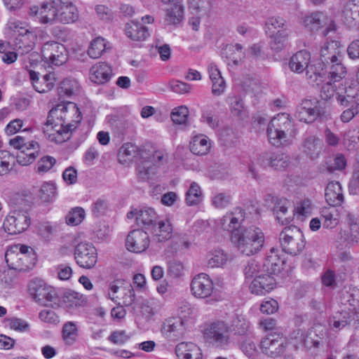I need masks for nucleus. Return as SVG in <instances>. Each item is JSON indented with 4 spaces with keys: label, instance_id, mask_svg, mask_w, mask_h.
<instances>
[{
    "label": "nucleus",
    "instance_id": "63",
    "mask_svg": "<svg viewBox=\"0 0 359 359\" xmlns=\"http://www.w3.org/2000/svg\"><path fill=\"white\" fill-rule=\"evenodd\" d=\"M130 336L124 330H117L113 332L108 339L113 344L116 345H122L126 342Z\"/></svg>",
    "mask_w": 359,
    "mask_h": 359
},
{
    "label": "nucleus",
    "instance_id": "47",
    "mask_svg": "<svg viewBox=\"0 0 359 359\" xmlns=\"http://www.w3.org/2000/svg\"><path fill=\"white\" fill-rule=\"evenodd\" d=\"M348 313L346 311L336 313L329 320L330 326L335 330H339L348 324Z\"/></svg>",
    "mask_w": 359,
    "mask_h": 359
},
{
    "label": "nucleus",
    "instance_id": "62",
    "mask_svg": "<svg viewBox=\"0 0 359 359\" xmlns=\"http://www.w3.org/2000/svg\"><path fill=\"white\" fill-rule=\"evenodd\" d=\"M230 203V195L224 193L217 194L212 198V203L217 208H224L228 206Z\"/></svg>",
    "mask_w": 359,
    "mask_h": 359
},
{
    "label": "nucleus",
    "instance_id": "2",
    "mask_svg": "<svg viewBox=\"0 0 359 359\" xmlns=\"http://www.w3.org/2000/svg\"><path fill=\"white\" fill-rule=\"evenodd\" d=\"M81 119V111L75 103L63 102L49 111L43 130L50 142L61 144L70 138L71 132Z\"/></svg>",
    "mask_w": 359,
    "mask_h": 359
},
{
    "label": "nucleus",
    "instance_id": "12",
    "mask_svg": "<svg viewBox=\"0 0 359 359\" xmlns=\"http://www.w3.org/2000/svg\"><path fill=\"white\" fill-rule=\"evenodd\" d=\"M29 13L43 25H53L57 22V5L53 1L30 7Z\"/></svg>",
    "mask_w": 359,
    "mask_h": 359
},
{
    "label": "nucleus",
    "instance_id": "52",
    "mask_svg": "<svg viewBox=\"0 0 359 359\" xmlns=\"http://www.w3.org/2000/svg\"><path fill=\"white\" fill-rule=\"evenodd\" d=\"M55 75L53 74H46L43 77V82L36 81L34 88L39 93H46L50 90L54 86Z\"/></svg>",
    "mask_w": 359,
    "mask_h": 359
},
{
    "label": "nucleus",
    "instance_id": "38",
    "mask_svg": "<svg viewBox=\"0 0 359 359\" xmlns=\"http://www.w3.org/2000/svg\"><path fill=\"white\" fill-rule=\"evenodd\" d=\"M342 57H339L337 61L330 62V75L331 81L338 82L346 75V68L341 62Z\"/></svg>",
    "mask_w": 359,
    "mask_h": 359
},
{
    "label": "nucleus",
    "instance_id": "5",
    "mask_svg": "<svg viewBox=\"0 0 359 359\" xmlns=\"http://www.w3.org/2000/svg\"><path fill=\"white\" fill-rule=\"evenodd\" d=\"M30 224L31 219L27 211L14 210L5 217L3 227L8 233L15 235L24 232Z\"/></svg>",
    "mask_w": 359,
    "mask_h": 359
},
{
    "label": "nucleus",
    "instance_id": "59",
    "mask_svg": "<svg viewBox=\"0 0 359 359\" xmlns=\"http://www.w3.org/2000/svg\"><path fill=\"white\" fill-rule=\"evenodd\" d=\"M290 164V158L283 154H273L271 168L275 170H283L286 168Z\"/></svg>",
    "mask_w": 359,
    "mask_h": 359
},
{
    "label": "nucleus",
    "instance_id": "20",
    "mask_svg": "<svg viewBox=\"0 0 359 359\" xmlns=\"http://www.w3.org/2000/svg\"><path fill=\"white\" fill-rule=\"evenodd\" d=\"M325 196L327 203L330 206L341 205L344 201L341 184L336 181L328 183L325 190Z\"/></svg>",
    "mask_w": 359,
    "mask_h": 359
},
{
    "label": "nucleus",
    "instance_id": "10",
    "mask_svg": "<svg viewBox=\"0 0 359 359\" xmlns=\"http://www.w3.org/2000/svg\"><path fill=\"white\" fill-rule=\"evenodd\" d=\"M74 259L80 267L92 269L97 262V250L90 243H79L74 249Z\"/></svg>",
    "mask_w": 359,
    "mask_h": 359
},
{
    "label": "nucleus",
    "instance_id": "58",
    "mask_svg": "<svg viewBox=\"0 0 359 359\" xmlns=\"http://www.w3.org/2000/svg\"><path fill=\"white\" fill-rule=\"evenodd\" d=\"M313 205L309 199H304L297 204L294 208V213L298 216L306 217L311 214Z\"/></svg>",
    "mask_w": 359,
    "mask_h": 359
},
{
    "label": "nucleus",
    "instance_id": "50",
    "mask_svg": "<svg viewBox=\"0 0 359 359\" xmlns=\"http://www.w3.org/2000/svg\"><path fill=\"white\" fill-rule=\"evenodd\" d=\"M285 20L281 17H271L266 22V29L269 34L276 33V30L286 29Z\"/></svg>",
    "mask_w": 359,
    "mask_h": 359
},
{
    "label": "nucleus",
    "instance_id": "60",
    "mask_svg": "<svg viewBox=\"0 0 359 359\" xmlns=\"http://www.w3.org/2000/svg\"><path fill=\"white\" fill-rule=\"evenodd\" d=\"M354 290L348 291L343 290L340 295V302L344 305H349L350 306L355 309V306L358 304V300L355 298Z\"/></svg>",
    "mask_w": 359,
    "mask_h": 359
},
{
    "label": "nucleus",
    "instance_id": "17",
    "mask_svg": "<svg viewBox=\"0 0 359 359\" xmlns=\"http://www.w3.org/2000/svg\"><path fill=\"white\" fill-rule=\"evenodd\" d=\"M112 75L111 66L102 62L93 65L89 71V78L95 83L103 84L109 81Z\"/></svg>",
    "mask_w": 359,
    "mask_h": 359
},
{
    "label": "nucleus",
    "instance_id": "24",
    "mask_svg": "<svg viewBox=\"0 0 359 359\" xmlns=\"http://www.w3.org/2000/svg\"><path fill=\"white\" fill-rule=\"evenodd\" d=\"M175 353L179 359H202L200 348L191 342H181L176 346Z\"/></svg>",
    "mask_w": 359,
    "mask_h": 359
},
{
    "label": "nucleus",
    "instance_id": "36",
    "mask_svg": "<svg viewBox=\"0 0 359 359\" xmlns=\"http://www.w3.org/2000/svg\"><path fill=\"white\" fill-rule=\"evenodd\" d=\"M358 95V89L354 86H349L344 89V93H337V100L341 106L346 107L350 104L359 103L358 100H355Z\"/></svg>",
    "mask_w": 359,
    "mask_h": 359
},
{
    "label": "nucleus",
    "instance_id": "37",
    "mask_svg": "<svg viewBox=\"0 0 359 359\" xmlns=\"http://www.w3.org/2000/svg\"><path fill=\"white\" fill-rule=\"evenodd\" d=\"M79 83L76 80L65 79L58 88V94L60 96L71 97L79 92Z\"/></svg>",
    "mask_w": 359,
    "mask_h": 359
},
{
    "label": "nucleus",
    "instance_id": "8",
    "mask_svg": "<svg viewBox=\"0 0 359 359\" xmlns=\"http://www.w3.org/2000/svg\"><path fill=\"white\" fill-rule=\"evenodd\" d=\"M42 58L49 65H62L67 60V51L65 46L56 41L46 42L41 48Z\"/></svg>",
    "mask_w": 359,
    "mask_h": 359
},
{
    "label": "nucleus",
    "instance_id": "33",
    "mask_svg": "<svg viewBox=\"0 0 359 359\" xmlns=\"http://www.w3.org/2000/svg\"><path fill=\"white\" fill-rule=\"evenodd\" d=\"M157 173V166L150 161H143L137 167V175L142 181L152 180Z\"/></svg>",
    "mask_w": 359,
    "mask_h": 359
},
{
    "label": "nucleus",
    "instance_id": "25",
    "mask_svg": "<svg viewBox=\"0 0 359 359\" xmlns=\"http://www.w3.org/2000/svg\"><path fill=\"white\" fill-rule=\"evenodd\" d=\"M310 61V53L305 50H300L291 57L289 67L291 71L301 74L309 67Z\"/></svg>",
    "mask_w": 359,
    "mask_h": 359
},
{
    "label": "nucleus",
    "instance_id": "42",
    "mask_svg": "<svg viewBox=\"0 0 359 359\" xmlns=\"http://www.w3.org/2000/svg\"><path fill=\"white\" fill-rule=\"evenodd\" d=\"M106 43L103 38L97 37L94 39L88 48V54L91 58L100 57L106 49Z\"/></svg>",
    "mask_w": 359,
    "mask_h": 359
},
{
    "label": "nucleus",
    "instance_id": "7",
    "mask_svg": "<svg viewBox=\"0 0 359 359\" xmlns=\"http://www.w3.org/2000/svg\"><path fill=\"white\" fill-rule=\"evenodd\" d=\"M287 344L286 338L282 334L274 332L262 339L259 348L264 355L276 358L285 351Z\"/></svg>",
    "mask_w": 359,
    "mask_h": 359
},
{
    "label": "nucleus",
    "instance_id": "3",
    "mask_svg": "<svg viewBox=\"0 0 359 359\" xmlns=\"http://www.w3.org/2000/svg\"><path fill=\"white\" fill-rule=\"evenodd\" d=\"M298 130L290 115L285 113L278 114L273 117L267 128L269 142L275 147L291 145L296 138Z\"/></svg>",
    "mask_w": 359,
    "mask_h": 359
},
{
    "label": "nucleus",
    "instance_id": "15",
    "mask_svg": "<svg viewBox=\"0 0 359 359\" xmlns=\"http://www.w3.org/2000/svg\"><path fill=\"white\" fill-rule=\"evenodd\" d=\"M6 262L10 268L16 271H27L34 265L35 258L29 257L22 253L7 250L5 254Z\"/></svg>",
    "mask_w": 359,
    "mask_h": 359
},
{
    "label": "nucleus",
    "instance_id": "21",
    "mask_svg": "<svg viewBox=\"0 0 359 359\" xmlns=\"http://www.w3.org/2000/svg\"><path fill=\"white\" fill-rule=\"evenodd\" d=\"M187 320L182 318H171L167 319L163 325V332L168 337H180L182 336L187 327Z\"/></svg>",
    "mask_w": 359,
    "mask_h": 359
},
{
    "label": "nucleus",
    "instance_id": "39",
    "mask_svg": "<svg viewBox=\"0 0 359 359\" xmlns=\"http://www.w3.org/2000/svg\"><path fill=\"white\" fill-rule=\"evenodd\" d=\"M230 110L231 114L241 120L248 117V111L244 106L243 99L233 97L230 100Z\"/></svg>",
    "mask_w": 359,
    "mask_h": 359
},
{
    "label": "nucleus",
    "instance_id": "11",
    "mask_svg": "<svg viewBox=\"0 0 359 359\" xmlns=\"http://www.w3.org/2000/svg\"><path fill=\"white\" fill-rule=\"evenodd\" d=\"M29 291L35 300L41 305L46 306L57 298L55 290L41 280H34L29 285Z\"/></svg>",
    "mask_w": 359,
    "mask_h": 359
},
{
    "label": "nucleus",
    "instance_id": "1",
    "mask_svg": "<svg viewBox=\"0 0 359 359\" xmlns=\"http://www.w3.org/2000/svg\"><path fill=\"white\" fill-rule=\"evenodd\" d=\"M245 216L243 209L235 208L222 217L219 226L223 230L231 232V241L241 254L251 256L261 251L265 237L262 229L256 226H240Z\"/></svg>",
    "mask_w": 359,
    "mask_h": 359
},
{
    "label": "nucleus",
    "instance_id": "34",
    "mask_svg": "<svg viewBox=\"0 0 359 359\" xmlns=\"http://www.w3.org/2000/svg\"><path fill=\"white\" fill-rule=\"evenodd\" d=\"M228 261V255L222 250H215L206 255V266L208 268H219L224 266Z\"/></svg>",
    "mask_w": 359,
    "mask_h": 359
},
{
    "label": "nucleus",
    "instance_id": "26",
    "mask_svg": "<svg viewBox=\"0 0 359 359\" xmlns=\"http://www.w3.org/2000/svg\"><path fill=\"white\" fill-rule=\"evenodd\" d=\"M125 32L129 39L135 41H144L149 36L148 28L136 21L128 22Z\"/></svg>",
    "mask_w": 359,
    "mask_h": 359
},
{
    "label": "nucleus",
    "instance_id": "18",
    "mask_svg": "<svg viewBox=\"0 0 359 359\" xmlns=\"http://www.w3.org/2000/svg\"><path fill=\"white\" fill-rule=\"evenodd\" d=\"M39 144L35 141L27 142L16 156L17 162L23 166L32 163L39 155Z\"/></svg>",
    "mask_w": 359,
    "mask_h": 359
},
{
    "label": "nucleus",
    "instance_id": "57",
    "mask_svg": "<svg viewBox=\"0 0 359 359\" xmlns=\"http://www.w3.org/2000/svg\"><path fill=\"white\" fill-rule=\"evenodd\" d=\"M189 114L187 107L181 106L174 109L171 114V118L176 124H182L186 122Z\"/></svg>",
    "mask_w": 359,
    "mask_h": 359
},
{
    "label": "nucleus",
    "instance_id": "9",
    "mask_svg": "<svg viewBox=\"0 0 359 359\" xmlns=\"http://www.w3.org/2000/svg\"><path fill=\"white\" fill-rule=\"evenodd\" d=\"M190 292L196 299H204L212 297L215 292L213 280L205 273H198L191 281Z\"/></svg>",
    "mask_w": 359,
    "mask_h": 359
},
{
    "label": "nucleus",
    "instance_id": "28",
    "mask_svg": "<svg viewBox=\"0 0 359 359\" xmlns=\"http://www.w3.org/2000/svg\"><path fill=\"white\" fill-rule=\"evenodd\" d=\"M157 219L158 215L154 209L144 208L138 211L136 216V223L137 225L149 231L154 228Z\"/></svg>",
    "mask_w": 359,
    "mask_h": 359
},
{
    "label": "nucleus",
    "instance_id": "51",
    "mask_svg": "<svg viewBox=\"0 0 359 359\" xmlns=\"http://www.w3.org/2000/svg\"><path fill=\"white\" fill-rule=\"evenodd\" d=\"M323 15L320 13H313L306 16L304 20V25L311 31L318 30L322 25V18Z\"/></svg>",
    "mask_w": 359,
    "mask_h": 359
},
{
    "label": "nucleus",
    "instance_id": "64",
    "mask_svg": "<svg viewBox=\"0 0 359 359\" xmlns=\"http://www.w3.org/2000/svg\"><path fill=\"white\" fill-rule=\"evenodd\" d=\"M234 331L239 334H244L248 330L250 323L243 317H237L233 323Z\"/></svg>",
    "mask_w": 359,
    "mask_h": 359
},
{
    "label": "nucleus",
    "instance_id": "53",
    "mask_svg": "<svg viewBox=\"0 0 359 359\" xmlns=\"http://www.w3.org/2000/svg\"><path fill=\"white\" fill-rule=\"evenodd\" d=\"M343 142L349 149H353L359 143V128L356 127L346 131Z\"/></svg>",
    "mask_w": 359,
    "mask_h": 359
},
{
    "label": "nucleus",
    "instance_id": "14",
    "mask_svg": "<svg viewBox=\"0 0 359 359\" xmlns=\"http://www.w3.org/2000/svg\"><path fill=\"white\" fill-rule=\"evenodd\" d=\"M320 112L317 100H304L297 107L295 116L299 121L310 123L319 116Z\"/></svg>",
    "mask_w": 359,
    "mask_h": 359
},
{
    "label": "nucleus",
    "instance_id": "23",
    "mask_svg": "<svg viewBox=\"0 0 359 359\" xmlns=\"http://www.w3.org/2000/svg\"><path fill=\"white\" fill-rule=\"evenodd\" d=\"M284 262V259L278 255V250L272 248L264 260L262 268L264 271L275 275L280 272Z\"/></svg>",
    "mask_w": 359,
    "mask_h": 359
},
{
    "label": "nucleus",
    "instance_id": "44",
    "mask_svg": "<svg viewBox=\"0 0 359 359\" xmlns=\"http://www.w3.org/2000/svg\"><path fill=\"white\" fill-rule=\"evenodd\" d=\"M359 4V0H351L343 6L341 13L344 18V20L348 24H351L354 21L358 15V11L353 10L356 6Z\"/></svg>",
    "mask_w": 359,
    "mask_h": 359
},
{
    "label": "nucleus",
    "instance_id": "43",
    "mask_svg": "<svg viewBox=\"0 0 359 359\" xmlns=\"http://www.w3.org/2000/svg\"><path fill=\"white\" fill-rule=\"evenodd\" d=\"M78 337V329L73 322H67L62 327V339L67 344H74Z\"/></svg>",
    "mask_w": 359,
    "mask_h": 359
},
{
    "label": "nucleus",
    "instance_id": "29",
    "mask_svg": "<svg viewBox=\"0 0 359 359\" xmlns=\"http://www.w3.org/2000/svg\"><path fill=\"white\" fill-rule=\"evenodd\" d=\"M158 242H163L171 237L172 228L169 220L156 222L153 229L149 230Z\"/></svg>",
    "mask_w": 359,
    "mask_h": 359
},
{
    "label": "nucleus",
    "instance_id": "48",
    "mask_svg": "<svg viewBox=\"0 0 359 359\" xmlns=\"http://www.w3.org/2000/svg\"><path fill=\"white\" fill-rule=\"evenodd\" d=\"M38 231L43 240L49 241L57 231V225L49 222H43L39 224Z\"/></svg>",
    "mask_w": 359,
    "mask_h": 359
},
{
    "label": "nucleus",
    "instance_id": "13",
    "mask_svg": "<svg viewBox=\"0 0 359 359\" xmlns=\"http://www.w3.org/2000/svg\"><path fill=\"white\" fill-rule=\"evenodd\" d=\"M150 239L147 232L141 229L131 231L126 241L128 250L134 253L144 252L149 246Z\"/></svg>",
    "mask_w": 359,
    "mask_h": 359
},
{
    "label": "nucleus",
    "instance_id": "45",
    "mask_svg": "<svg viewBox=\"0 0 359 359\" xmlns=\"http://www.w3.org/2000/svg\"><path fill=\"white\" fill-rule=\"evenodd\" d=\"M85 217V211L82 208H72L66 215V223L70 226L79 225Z\"/></svg>",
    "mask_w": 359,
    "mask_h": 359
},
{
    "label": "nucleus",
    "instance_id": "46",
    "mask_svg": "<svg viewBox=\"0 0 359 359\" xmlns=\"http://www.w3.org/2000/svg\"><path fill=\"white\" fill-rule=\"evenodd\" d=\"M137 147L131 144L126 143L122 145L118 151V159L121 162L131 161L137 154Z\"/></svg>",
    "mask_w": 359,
    "mask_h": 359
},
{
    "label": "nucleus",
    "instance_id": "4",
    "mask_svg": "<svg viewBox=\"0 0 359 359\" xmlns=\"http://www.w3.org/2000/svg\"><path fill=\"white\" fill-rule=\"evenodd\" d=\"M279 242L283 250L292 255L300 253L305 245L300 229L294 226L283 229L279 235Z\"/></svg>",
    "mask_w": 359,
    "mask_h": 359
},
{
    "label": "nucleus",
    "instance_id": "6",
    "mask_svg": "<svg viewBox=\"0 0 359 359\" xmlns=\"http://www.w3.org/2000/svg\"><path fill=\"white\" fill-rule=\"evenodd\" d=\"M207 342L217 347L224 348L229 344V330L223 321L212 323L206 326L203 332Z\"/></svg>",
    "mask_w": 359,
    "mask_h": 359
},
{
    "label": "nucleus",
    "instance_id": "41",
    "mask_svg": "<svg viewBox=\"0 0 359 359\" xmlns=\"http://www.w3.org/2000/svg\"><path fill=\"white\" fill-rule=\"evenodd\" d=\"M202 199V191L199 185L193 182L186 193V202L189 205H196Z\"/></svg>",
    "mask_w": 359,
    "mask_h": 359
},
{
    "label": "nucleus",
    "instance_id": "40",
    "mask_svg": "<svg viewBox=\"0 0 359 359\" xmlns=\"http://www.w3.org/2000/svg\"><path fill=\"white\" fill-rule=\"evenodd\" d=\"M39 197L43 203L53 201L56 197V186L53 182H44L39 190Z\"/></svg>",
    "mask_w": 359,
    "mask_h": 359
},
{
    "label": "nucleus",
    "instance_id": "31",
    "mask_svg": "<svg viewBox=\"0 0 359 359\" xmlns=\"http://www.w3.org/2000/svg\"><path fill=\"white\" fill-rule=\"evenodd\" d=\"M288 36L286 29H280L276 33L269 34L271 49L276 53L283 50L287 45Z\"/></svg>",
    "mask_w": 359,
    "mask_h": 359
},
{
    "label": "nucleus",
    "instance_id": "55",
    "mask_svg": "<svg viewBox=\"0 0 359 359\" xmlns=\"http://www.w3.org/2000/svg\"><path fill=\"white\" fill-rule=\"evenodd\" d=\"M347 220L351 229V239L356 243H359V217L348 213Z\"/></svg>",
    "mask_w": 359,
    "mask_h": 359
},
{
    "label": "nucleus",
    "instance_id": "56",
    "mask_svg": "<svg viewBox=\"0 0 359 359\" xmlns=\"http://www.w3.org/2000/svg\"><path fill=\"white\" fill-rule=\"evenodd\" d=\"M264 272V269H261V265L255 260H251L248 262L244 269L245 278H255L256 276Z\"/></svg>",
    "mask_w": 359,
    "mask_h": 359
},
{
    "label": "nucleus",
    "instance_id": "30",
    "mask_svg": "<svg viewBox=\"0 0 359 359\" xmlns=\"http://www.w3.org/2000/svg\"><path fill=\"white\" fill-rule=\"evenodd\" d=\"M290 206V202L286 198H277L275 201L273 212L276 219L282 224L288 223L291 220V215H288V209Z\"/></svg>",
    "mask_w": 359,
    "mask_h": 359
},
{
    "label": "nucleus",
    "instance_id": "35",
    "mask_svg": "<svg viewBox=\"0 0 359 359\" xmlns=\"http://www.w3.org/2000/svg\"><path fill=\"white\" fill-rule=\"evenodd\" d=\"M184 18V8L178 3L173 4L166 9L165 20L169 25H177Z\"/></svg>",
    "mask_w": 359,
    "mask_h": 359
},
{
    "label": "nucleus",
    "instance_id": "22",
    "mask_svg": "<svg viewBox=\"0 0 359 359\" xmlns=\"http://www.w3.org/2000/svg\"><path fill=\"white\" fill-rule=\"evenodd\" d=\"M323 147L322 140L313 135H306L302 143V151L311 158L318 156Z\"/></svg>",
    "mask_w": 359,
    "mask_h": 359
},
{
    "label": "nucleus",
    "instance_id": "19",
    "mask_svg": "<svg viewBox=\"0 0 359 359\" xmlns=\"http://www.w3.org/2000/svg\"><path fill=\"white\" fill-rule=\"evenodd\" d=\"M342 56L341 44L338 41L327 42L321 48L320 58L324 64L336 62Z\"/></svg>",
    "mask_w": 359,
    "mask_h": 359
},
{
    "label": "nucleus",
    "instance_id": "32",
    "mask_svg": "<svg viewBox=\"0 0 359 359\" xmlns=\"http://www.w3.org/2000/svg\"><path fill=\"white\" fill-rule=\"evenodd\" d=\"M62 302L68 309L83 306L86 302V297L74 290H67L62 295Z\"/></svg>",
    "mask_w": 359,
    "mask_h": 359
},
{
    "label": "nucleus",
    "instance_id": "16",
    "mask_svg": "<svg viewBox=\"0 0 359 359\" xmlns=\"http://www.w3.org/2000/svg\"><path fill=\"white\" fill-rule=\"evenodd\" d=\"M276 286V280L273 276L266 272H263L251 282L249 288L251 293L257 295H264L271 291Z\"/></svg>",
    "mask_w": 359,
    "mask_h": 359
},
{
    "label": "nucleus",
    "instance_id": "61",
    "mask_svg": "<svg viewBox=\"0 0 359 359\" xmlns=\"http://www.w3.org/2000/svg\"><path fill=\"white\" fill-rule=\"evenodd\" d=\"M184 267L182 262L179 261H171L168 264V273L175 278H180L184 273Z\"/></svg>",
    "mask_w": 359,
    "mask_h": 359
},
{
    "label": "nucleus",
    "instance_id": "27",
    "mask_svg": "<svg viewBox=\"0 0 359 359\" xmlns=\"http://www.w3.org/2000/svg\"><path fill=\"white\" fill-rule=\"evenodd\" d=\"M189 147L193 154L201 156L205 155L210 151L211 140L208 136L198 134L192 137Z\"/></svg>",
    "mask_w": 359,
    "mask_h": 359
},
{
    "label": "nucleus",
    "instance_id": "49",
    "mask_svg": "<svg viewBox=\"0 0 359 359\" xmlns=\"http://www.w3.org/2000/svg\"><path fill=\"white\" fill-rule=\"evenodd\" d=\"M336 210L325 208L321 210V217L323 218L324 222L323 224V227L327 229H332L338 224V219L334 214Z\"/></svg>",
    "mask_w": 359,
    "mask_h": 359
},
{
    "label": "nucleus",
    "instance_id": "54",
    "mask_svg": "<svg viewBox=\"0 0 359 359\" xmlns=\"http://www.w3.org/2000/svg\"><path fill=\"white\" fill-rule=\"evenodd\" d=\"M56 163V160L50 156H45L40 158L36 165L37 173H44L49 171Z\"/></svg>",
    "mask_w": 359,
    "mask_h": 359
}]
</instances>
